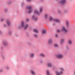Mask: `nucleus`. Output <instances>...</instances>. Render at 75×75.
Returning <instances> with one entry per match:
<instances>
[{"instance_id":"34","label":"nucleus","mask_w":75,"mask_h":75,"mask_svg":"<svg viewBox=\"0 0 75 75\" xmlns=\"http://www.w3.org/2000/svg\"><path fill=\"white\" fill-rule=\"evenodd\" d=\"M26 21L27 22L29 21V18H27L26 20Z\"/></svg>"},{"instance_id":"28","label":"nucleus","mask_w":75,"mask_h":75,"mask_svg":"<svg viewBox=\"0 0 75 75\" xmlns=\"http://www.w3.org/2000/svg\"><path fill=\"white\" fill-rule=\"evenodd\" d=\"M34 36L36 38H37L38 37V35H37L36 34H35L34 35Z\"/></svg>"},{"instance_id":"13","label":"nucleus","mask_w":75,"mask_h":75,"mask_svg":"<svg viewBox=\"0 0 75 75\" xmlns=\"http://www.w3.org/2000/svg\"><path fill=\"white\" fill-rule=\"evenodd\" d=\"M35 14H38V15H40V12H38L37 10H35L34 11Z\"/></svg>"},{"instance_id":"45","label":"nucleus","mask_w":75,"mask_h":75,"mask_svg":"<svg viewBox=\"0 0 75 75\" xmlns=\"http://www.w3.org/2000/svg\"><path fill=\"white\" fill-rule=\"evenodd\" d=\"M29 44H30V45L31 43H29Z\"/></svg>"},{"instance_id":"30","label":"nucleus","mask_w":75,"mask_h":75,"mask_svg":"<svg viewBox=\"0 0 75 75\" xmlns=\"http://www.w3.org/2000/svg\"><path fill=\"white\" fill-rule=\"evenodd\" d=\"M42 8H40V13H41L42 12Z\"/></svg>"},{"instance_id":"35","label":"nucleus","mask_w":75,"mask_h":75,"mask_svg":"<svg viewBox=\"0 0 75 75\" xmlns=\"http://www.w3.org/2000/svg\"><path fill=\"white\" fill-rule=\"evenodd\" d=\"M7 9H5V12H7Z\"/></svg>"},{"instance_id":"19","label":"nucleus","mask_w":75,"mask_h":75,"mask_svg":"<svg viewBox=\"0 0 75 75\" xmlns=\"http://www.w3.org/2000/svg\"><path fill=\"white\" fill-rule=\"evenodd\" d=\"M66 24L67 27H69V22H68V21H66Z\"/></svg>"},{"instance_id":"18","label":"nucleus","mask_w":75,"mask_h":75,"mask_svg":"<svg viewBox=\"0 0 75 75\" xmlns=\"http://www.w3.org/2000/svg\"><path fill=\"white\" fill-rule=\"evenodd\" d=\"M33 30L35 33H38V30L36 29H34Z\"/></svg>"},{"instance_id":"39","label":"nucleus","mask_w":75,"mask_h":75,"mask_svg":"<svg viewBox=\"0 0 75 75\" xmlns=\"http://www.w3.org/2000/svg\"><path fill=\"white\" fill-rule=\"evenodd\" d=\"M15 36L16 37H18V35L17 34H15Z\"/></svg>"},{"instance_id":"33","label":"nucleus","mask_w":75,"mask_h":75,"mask_svg":"<svg viewBox=\"0 0 75 75\" xmlns=\"http://www.w3.org/2000/svg\"><path fill=\"white\" fill-rule=\"evenodd\" d=\"M24 3L22 2V7H23V6H24Z\"/></svg>"},{"instance_id":"5","label":"nucleus","mask_w":75,"mask_h":75,"mask_svg":"<svg viewBox=\"0 0 75 75\" xmlns=\"http://www.w3.org/2000/svg\"><path fill=\"white\" fill-rule=\"evenodd\" d=\"M67 1H66V0H61L60 2V3L63 5L64 4H65V3H66Z\"/></svg>"},{"instance_id":"42","label":"nucleus","mask_w":75,"mask_h":75,"mask_svg":"<svg viewBox=\"0 0 75 75\" xmlns=\"http://www.w3.org/2000/svg\"><path fill=\"white\" fill-rule=\"evenodd\" d=\"M53 25H55V23H53Z\"/></svg>"},{"instance_id":"25","label":"nucleus","mask_w":75,"mask_h":75,"mask_svg":"<svg viewBox=\"0 0 75 75\" xmlns=\"http://www.w3.org/2000/svg\"><path fill=\"white\" fill-rule=\"evenodd\" d=\"M53 20L54 19H53V18H52V17H50V18L49 19L50 21H52V20Z\"/></svg>"},{"instance_id":"17","label":"nucleus","mask_w":75,"mask_h":75,"mask_svg":"<svg viewBox=\"0 0 75 75\" xmlns=\"http://www.w3.org/2000/svg\"><path fill=\"white\" fill-rule=\"evenodd\" d=\"M42 34H45L46 33V31L45 30L43 29L42 30Z\"/></svg>"},{"instance_id":"38","label":"nucleus","mask_w":75,"mask_h":75,"mask_svg":"<svg viewBox=\"0 0 75 75\" xmlns=\"http://www.w3.org/2000/svg\"><path fill=\"white\" fill-rule=\"evenodd\" d=\"M27 1H31V0H27Z\"/></svg>"},{"instance_id":"3","label":"nucleus","mask_w":75,"mask_h":75,"mask_svg":"<svg viewBox=\"0 0 75 75\" xmlns=\"http://www.w3.org/2000/svg\"><path fill=\"white\" fill-rule=\"evenodd\" d=\"M26 8L29 10V11H28V13L29 14L31 13L32 12V7L31 6H28L26 7Z\"/></svg>"},{"instance_id":"23","label":"nucleus","mask_w":75,"mask_h":75,"mask_svg":"<svg viewBox=\"0 0 75 75\" xmlns=\"http://www.w3.org/2000/svg\"><path fill=\"white\" fill-rule=\"evenodd\" d=\"M47 75H50V72L49 71L47 70Z\"/></svg>"},{"instance_id":"2","label":"nucleus","mask_w":75,"mask_h":75,"mask_svg":"<svg viewBox=\"0 0 75 75\" xmlns=\"http://www.w3.org/2000/svg\"><path fill=\"white\" fill-rule=\"evenodd\" d=\"M64 71V69L62 68H60V71H56V75H61V74H63L62 71Z\"/></svg>"},{"instance_id":"22","label":"nucleus","mask_w":75,"mask_h":75,"mask_svg":"<svg viewBox=\"0 0 75 75\" xmlns=\"http://www.w3.org/2000/svg\"><path fill=\"white\" fill-rule=\"evenodd\" d=\"M34 55L33 53H31L30 55L31 57H33Z\"/></svg>"},{"instance_id":"40","label":"nucleus","mask_w":75,"mask_h":75,"mask_svg":"<svg viewBox=\"0 0 75 75\" xmlns=\"http://www.w3.org/2000/svg\"><path fill=\"white\" fill-rule=\"evenodd\" d=\"M4 20V19H2L1 20V21H3Z\"/></svg>"},{"instance_id":"46","label":"nucleus","mask_w":75,"mask_h":75,"mask_svg":"<svg viewBox=\"0 0 75 75\" xmlns=\"http://www.w3.org/2000/svg\"><path fill=\"white\" fill-rule=\"evenodd\" d=\"M74 75H75V71H74Z\"/></svg>"},{"instance_id":"43","label":"nucleus","mask_w":75,"mask_h":75,"mask_svg":"<svg viewBox=\"0 0 75 75\" xmlns=\"http://www.w3.org/2000/svg\"><path fill=\"white\" fill-rule=\"evenodd\" d=\"M0 72H3V70H0Z\"/></svg>"},{"instance_id":"24","label":"nucleus","mask_w":75,"mask_h":75,"mask_svg":"<svg viewBox=\"0 0 75 75\" xmlns=\"http://www.w3.org/2000/svg\"><path fill=\"white\" fill-rule=\"evenodd\" d=\"M64 13H68V10L67 9H65L64 11Z\"/></svg>"},{"instance_id":"29","label":"nucleus","mask_w":75,"mask_h":75,"mask_svg":"<svg viewBox=\"0 0 75 75\" xmlns=\"http://www.w3.org/2000/svg\"><path fill=\"white\" fill-rule=\"evenodd\" d=\"M11 1H9L8 2V4H11Z\"/></svg>"},{"instance_id":"4","label":"nucleus","mask_w":75,"mask_h":75,"mask_svg":"<svg viewBox=\"0 0 75 75\" xmlns=\"http://www.w3.org/2000/svg\"><path fill=\"white\" fill-rule=\"evenodd\" d=\"M57 58H61L63 57V55L61 54H57L55 56Z\"/></svg>"},{"instance_id":"27","label":"nucleus","mask_w":75,"mask_h":75,"mask_svg":"<svg viewBox=\"0 0 75 75\" xmlns=\"http://www.w3.org/2000/svg\"><path fill=\"white\" fill-rule=\"evenodd\" d=\"M47 17H48V15L47 14H45V18H46V19H47Z\"/></svg>"},{"instance_id":"8","label":"nucleus","mask_w":75,"mask_h":75,"mask_svg":"<svg viewBox=\"0 0 75 75\" xmlns=\"http://www.w3.org/2000/svg\"><path fill=\"white\" fill-rule=\"evenodd\" d=\"M48 43L49 44H52V39L51 38L49 40H48Z\"/></svg>"},{"instance_id":"47","label":"nucleus","mask_w":75,"mask_h":75,"mask_svg":"<svg viewBox=\"0 0 75 75\" xmlns=\"http://www.w3.org/2000/svg\"><path fill=\"white\" fill-rule=\"evenodd\" d=\"M56 0V1H58V0Z\"/></svg>"},{"instance_id":"14","label":"nucleus","mask_w":75,"mask_h":75,"mask_svg":"<svg viewBox=\"0 0 75 75\" xmlns=\"http://www.w3.org/2000/svg\"><path fill=\"white\" fill-rule=\"evenodd\" d=\"M53 21L55 22H57V23H59V20L57 19H53Z\"/></svg>"},{"instance_id":"36","label":"nucleus","mask_w":75,"mask_h":75,"mask_svg":"<svg viewBox=\"0 0 75 75\" xmlns=\"http://www.w3.org/2000/svg\"><path fill=\"white\" fill-rule=\"evenodd\" d=\"M0 34L1 35L2 34V32H1V30H0Z\"/></svg>"},{"instance_id":"37","label":"nucleus","mask_w":75,"mask_h":75,"mask_svg":"<svg viewBox=\"0 0 75 75\" xmlns=\"http://www.w3.org/2000/svg\"><path fill=\"white\" fill-rule=\"evenodd\" d=\"M58 37V35L57 34H56V37Z\"/></svg>"},{"instance_id":"41","label":"nucleus","mask_w":75,"mask_h":75,"mask_svg":"<svg viewBox=\"0 0 75 75\" xmlns=\"http://www.w3.org/2000/svg\"><path fill=\"white\" fill-rule=\"evenodd\" d=\"M4 27H6V26H7V25H6V24H4Z\"/></svg>"},{"instance_id":"32","label":"nucleus","mask_w":75,"mask_h":75,"mask_svg":"<svg viewBox=\"0 0 75 75\" xmlns=\"http://www.w3.org/2000/svg\"><path fill=\"white\" fill-rule=\"evenodd\" d=\"M58 13H61V11L59 10L58 11Z\"/></svg>"},{"instance_id":"11","label":"nucleus","mask_w":75,"mask_h":75,"mask_svg":"<svg viewBox=\"0 0 75 75\" xmlns=\"http://www.w3.org/2000/svg\"><path fill=\"white\" fill-rule=\"evenodd\" d=\"M7 23L8 26L10 25V21L9 20H7Z\"/></svg>"},{"instance_id":"15","label":"nucleus","mask_w":75,"mask_h":75,"mask_svg":"<svg viewBox=\"0 0 75 75\" xmlns=\"http://www.w3.org/2000/svg\"><path fill=\"white\" fill-rule=\"evenodd\" d=\"M47 66L49 67H51L52 66V65L51 63H49L47 64Z\"/></svg>"},{"instance_id":"31","label":"nucleus","mask_w":75,"mask_h":75,"mask_svg":"<svg viewBox=\"0 0 75 75\" xmlns=\"http://www.w3.org/2000/svg\"><path fill=\"white\" fill-rule=\"evenodd\" d=\"M61 31L60 30H57V33H59Z\"/></svg>"},{"instance_id":"44","label":"nucleus","mask_w":75,"mask_h":75,"mask_svg":"<svg viewBox=\"0 0 75 75\" xmlns=\"http://www.w3.org/2000/svg\"><path fill=\"white\" fill-rule=\"evenodd\" d=\"M41 1H43V0H41Z\"/></svg>"},{"instance_id":"7","label":"nucleus","mask_w":75,"mask_h":75,"mask_svg":"<svg viewBox=\"0 0 75 75\" xmlns=\"http://www.w3.org/2000/svg\"><path fill=\"white\" fill-rule=\"evenodd\" d=\"M68 41L69 44H70V45L72 44V41L71 39H69Z\"/></svg>"},{"instance_id":"9","label":"nucleus","mask_w":75,"mask_h":75,"mask_svg":"<svg viewBox=\"0 0 75 75\" xmlns=\"http://www.w3.org/2000/svg\"><path fill=\"white\" fill-rule=\"evenodd\" d=\"M32 18L33 20H34L35 21H37V20H38V18H37V17L35 18V16H32Z\"/></svg>"},{"instance_id":"10","label":"nucleus","mask_w":75,"mask_h":75,"mask_svg":"<svg viewBox=\"0 0 75 75\" xmlns=\"http://www.w3.org/2000/svg\"><path fill=\"white\" fill-rule=\"evenodd\" d=\"M62 30L63 31H64L65 33H67V30H66V29L64 27H63V28H62Z\"/></svg>"},{"instance_id":"1","label":"nucleus","mask_w":75,"mask_h":75,"mask_svg":"<svg viewBox=\"0 0 75 75\" xmlns=\"http://www.w3.org/2000/svg\"><path fill=\"white\" fill-rule=\"evenodd\" d=\"M28 27V24H26V25L25 26V22L24 21H22L21 23V25L19 26L18 27V28L19 29H21L23 27H24V30H27V28Z\"/></svg>"},{"instance_id":"48","label":"nucleus","mask_w":75,"mask_h":75,"mask_svg":"<svg viewBox=\"0 0 75 75\" xmlns=\"http://www.w3.org/2000/svg\"><path fill=\"white\" fill-rule=\"evenodd\" d=\"M28 36H29V35H28Z\"/></svg>"},{"instance_id":"21","label":"nucleus","mask_w":75,"mask_h":75,"mask_svg":"<svg viewBox=\"0 0 75 75\" xmlns=\"http://www.w3.org/2000/svg\"><path fill=\"white\" fill-rule=\"evenodd\" d=\"M40 56L44 57H45V55L43 54H40Z\"/></svg>"},{"instance_id":"16","label":"nucleus","mask_w":75,"mask_h":75,"mask_svg":"<svg viewBox=\"0 0 75 75\" xmlns=\"http://www.w3.org/2000/svg\"><path fill=\"white\" fill-rule=\"evenodd\" d=\"M64 39H62L61 40V42H60V44L61 45H62V44H63V43H64Z\"/></svg>"},{"instance_id":"6","label":"nucleus","mask_w":75,"mask_h":75,"mask_svg":"<svg viewBox=\"0 0 75 75\" xmlns=\"http://www.w3.org/2000/svg\"><path fill=\"white\" fill-rule=\"evenodd\" d=\"M2 44L4 46H7L8 45V43L6 40L2 42Z\"/></svg>"},{"instance_id":"26","label":"nucleus","mask_w":75,"mask_h":75,"mask_svg":"<svg viewBox=\"0 0 75 75\" xmlns=\"http://www.w3.org/2000/svg\"><path fill=\"white\" fill-rule=\"evenodd\" d=\"M54 46L55 47H58V45L57 44H55L54 45Z\"/></svg>"},{"instance_id":"12","label":"nucleus","mask_w":75,"mask_h":75,"mask_svg":"<svg viewBox=\"0 0 75 75\" xmlns=\"http://www.w3.org/2000/svg\"><path fill=\"white\" fill-rule=\"evenodd\" d=\"M30 72H31V74L32 75H35V73L33 70H31V71H30Z\"/></svg>"},{"instance_id":"20","label":"nucleus","mask_w":75,"mask_h":75,"mask_svg":"<svg viewBox=\"0 0 75 75\" xmlns=\"http://www.w3.org/2000/svg\"><path fill=\"white\" fill-rule=\"evenodd\" d=\"M12 33L11 32V31H9L8 33V34L11 35Z\"/></svg>"}]
</instances>
